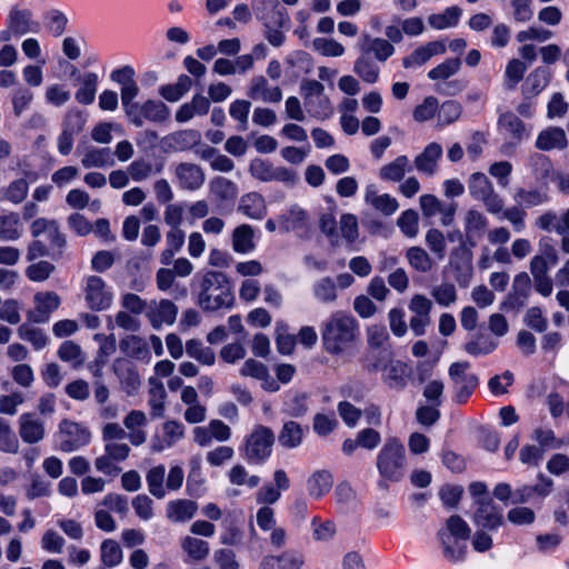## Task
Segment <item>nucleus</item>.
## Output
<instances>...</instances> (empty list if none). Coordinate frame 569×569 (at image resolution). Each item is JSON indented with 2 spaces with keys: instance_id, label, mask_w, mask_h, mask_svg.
I'll list each match as a JSON object with an SVG mask.
<instances>
[{
  "instance_id": "nucleus-1",
  "label": "nucleus",
  "mask_w": 569,
  "mask_h": 569,
  "mask_svg": "<svg viewBox=\"0 0 569 569\" xmlns=\"http://www.w3.org/2000/svg\"><path fill=\"white\" fill-rule=\"evenodd\" d=\"M358 323L349 313L333 312L321 326L322 343L330 355H340L357 338Z\"/></svg>"
},
{
  "instance_id": "nucleus-2",
  "label": "nucleus",
  "mask_w": 569,
  "mask_h": 569,
  "mask_svg": "<svg viewBox=\"0 0 569 569\" xmlns=\"http://www.w3.org/2000/svg\"><path fill=\"white\" fill-rule=\"evenodd\" d=\"M233 293L228 277L220 271H207L199 282L198 303L207 311L230 308L233 305Z\"/></svg>"
},
{
  "instance_id": "nucleus-3",
  "label": "nucleus",
  "mask_w": 569,
  "mask_h": 569,
  "mask_svg": "<svg viewBox=\"0 0 569 569\" xmlns=\"http://www.w3.org/2000/svg\"><path fill=\"white\" fill-rule=\"evenodd\" d=\"M273 443V431L269 427L257 425L243 441L242 456L249 463L262 465L270 458Z\"/></svg>"
},
{
  "instance_id": "nucleus-4",
  "label": "nucleus",
  "mask_w": 569,
  "mask_h": 569,
  "mask_svg": "<svg viewBox=\"0 0 569 569\" xmlns=\"http://www.w3.org/2000/svg\"><path fill=\"white\" fill-rule=\"evenodd\" d=\"M405 447L397 439H388L377 458L379 473L391 481H399L403 476Z\"/></svg>"
},
{
  "instance_id": "nucleus-5",
  "label": "nucleus",
  "mask_w": 569,
  "mask_h": 569,
  "mask_svg": "<svg viewBox=\"0 0 569 569\" xmlns=\"http://www.w3.org/2000/svg\"><path fill=\"white\" fill-rule=\"evenodd\" d=\"M306 109L311 117L328 119L332 114L329 98L325 94V87L317 80H303L300 86Z\"/></svg>"
},
{
  "instance_id": "nucleus-6",
  "label": "nucleus",
  "mask_w": 569,
  "mask_h": 569,
  "mask_svg": "<svg viewBox=\"0 0 569 569\" xmlns=\"http://www.w3.org/2000/svg\"><path fill=\"white\" fill-rule=\"evenodd\" d=\"M470 196L481 201L487 211L493 214L500 213L503 209V200L495 191L492 182L482 172H475L468 180Z\"/></svg>"
},
{
  "instance_id": "nucleus-7",
  "label": "nucleus",
  "mask_w": 569,
  "mask_h": 569,
  "mask_svg": "<svg viewBox=\"0 0 569 569\" xmlns=\"http://www.w3.org/2000/svg\"><path fill=\"white\" fill-rule=\"evenodd\" d=\"M466 241L453 248L449 257L452 277L460 288H467L473 278L472 251Z\"/></svg>"
},
{
  "instance_id": "nucleus-8",
  "label": "nucleus",
  "mask_w": 569,
  "mask_h": 569,
  "mask_svg": "<svg viewBox=\"0 0 569 569\" xmlns=\"http://www.w3.org/2000/svg\"><path fill=\"white\" fill-rule=\"evenodd\" d=\"M470 363L467 361L453 362L449 367V378L455 391V401L463 403L478 386V377L468 372Z\"/></svg>"
},
{
  "instance_id": "nucleus-9",
  "label": "nucleus",
  "mask_w": 569,
  "mask_h": 569,
  "mask_svg": "<svg viewBox=\"0 0 569 569\" xmlns=\"http://www.w3.org/2000/svg\"><path fill=\"white\" fill-rule=\"evenodd\" d=\"M129 121L140 128L144 121L163 122L170 116L169 108L161 101L147 100L143 103H134L132 109L127 110Z\"/></svg>"
},
{
  "instance_id": "nucleus-10",
  "label": "nucleus",
  "mask_w": 569,
  "mask_h": 569,
  "mask_svg": "<svg viewBox=\"0 0 569 569\" xmlns=\"http://www.w3.org/2000/svg\"><path fill=\"white\" fill-rule=\"evenodd\" d=\"M58 437L59 449L63 452H72L88 445L91 433L82 425L64 419L59 425Z\"/></svg>"
},
{
  "instance_id": "nucleus-11",
  "label": "nucleus",
  "mask_w": 569,
  "mask_h": 569,
  "mask_svg": "<svg viewBox=\"0 0 569 569\" xmlns=\"http://www.w3.org/2000/svg\"><path fill=\"white\" fill-rule=\"evenodd\" d=\"M83 295L84 301L91 310L101 311L112 305L113 295L106 281L99 276L86 278Z\"/></svg>"
},
{
  "instance_id": "nucleus-12",
  "label": "nucleus",
  "mask_w": 569,
  "mask_h": 569,
  "mask_svg": "<svg viewBox=\"0 0 569 569\" xmlns=\"http://www.w3.org/2000/svg\"><path fill=\"white\" fill-rule=\"evenodd\" d=\"M30 232L33 238H39L46 234L49 240V248L51 249V257L58 259L62 256L66 247V238L61 233L60 228L56 220L46 218H38L32 221Z\"/></svg>"
},
{
  "instance_id": "nucleus-13",
  "label": "nucleus",
  "mask_w": 569,
  "mask_h": 569,
  "mask_svg": "<svg viewBox=\"0 0 569 569\" xmlns=\"http://www.w3.org/2000/svg\"><path fill=\"white\" fill-rule=\"evenodd\" d=\"M112 371L119 381L120 389L127 396H134L141 387V378L137 366L127 358H117Z\"/></svg>"
},
{
  "instance_id": "nucleus-14",
  "label": "nucleus",
  "mask_w": 569,
  "mask_h": 569,
  "mask_svg": "<svg viewBox=\"0 0 569 569\" xmlns=\"http://www.w3.org/2000/svg\"><path fill=\"white\" fill-rule=\"evenodd\" d=\"M178 307L169 299L151 300L148 302L146 318L150 326L159 330L163 326H172L177 320Z\"/></svg>"
},
{
  "instance_id": "nucleus-15",
  "label": "nucleus",
  "mask_w": 569,
  "mask_h": 569,
  "mask_svg": "<svg viewBox=\"0 0 569 569\" xmlns=\"http://www.w3.org/2000/svg\"><path fill=\"white\" fill-rule=\"evenodd\" d=\"M477 509L473 515V523L486 530H496L503 525L502 510L496 506L491 498L476 500Z\"/></svg>"
},
{
  "instance_id": "nucleus-16",
  "label": "nucleus",
  "mask_w": 569,
  "mask_h": 569,
  "mask_svg": "<svg viewBox=\"0 0 569 569\" xmlns=\"http://www.w3.org/2000/svg\"><path fill=\"white\" fill-rule=\"evenodd\" d=\"M290 488V480L283 469L273 472V482L264 483L256 492V501L262 506H271L279 501L283 491Z\"/></svg>"
},
{
  "instance_id": "nucleus-17",
  "label": "nucleus",
  "mask_w": 569,
  "mask_h": 569,
  "mask_svg": "<svg viewBox=\"0 0 569 569\" xmlns=\"http://www.w3.org/2000/svg\"><path fill=\"white\" fill-rule=\"evenodd\" d=\"M174 176L178 186L188 191H196L200 189L206 181L203 169L192 162H181L174 167Z\"/></svg>"
},
{
  "instance_id": "nucleus-18",
  "label": "nucleus",
  "mask_w": 569,
  "mask_h": 569,
  "mask_svg": "<svg viewBox=\"0 0 569 569\" xmlns=\"http://www.w3.org/2000/svg\"><path fill=\"white\" fill-rule=\"evenodd\" d=\"M252 8L266 27L284 26L288 22V16L278 0H253Z\"/></svg>"
},
{
  "instance_id": "nucleus-19",
  "label": "nucleus",
  "mask_w": 569,
  "mask_h": 569,
  "mask_svg": "<svg viewBox=\"0 0 569 569\" xmlns=\"http://www.w3.org/2000/svg\"><path fill=\"white\" fill-rule=\"evenodd\" d=\"M532 289V281L525 271L518 273L512 281L511 291L506 300V309L519 310L527 303Z\"/></svg>"
},
{
  "instance_id": "nucleus-20",
  "label": "nucleus",
  "mask_w": 569,
  "mask_h": 569,
  "mask_svg": "<svg viewBox=\"0 0 569 569\" xmlns=\"http://www.w3.org/2000/svg\"><path fill=\"white\" fill-rule=\"evenodd\" d=\"M8 23L9 28L16 32V37L40 31V23L33 19L32 12L28 9L12 8L8 14Z\"/></svg>"
},
{
  "instance_id": "nucleus-21",
  "label": "nucleus",
  "mask_w": 569,
  "mask_h": 569,
  "mask_svg": "<svg viewBox=\"0 0 569 569\" xmlns=\"http://www.w3.org/2000/svg\"><path fill=\"white\" fill-rule=\"evenodd\" d=\"M443 154V149L438 142L428 143L422 152L413 160V164L418 172L431 177L438 170V162Z\"/></svg>"
},
{
  "instance_id": "nucleus-22",
  "label": "nucleus",
  "mask_w": 569,
  "mask_h": 569,
  "mask_svg": "<svg viewBox=\"0 0 569 569\" xmlns=\"http://www.w3.org/2000/svg\"><path fill=\"white\" fill-rule=\"evenodd\" d=\"M36 310L28 313V320L36 323L46 322L49 315L61 303L56 292H38L34 295Z\"/></svg>"
},
{
  "instance_id": "nucleus-23",
  "label": "nucleus",
  "mask_w": 569,
  "mask_h": 569,
  "mask_svg": "<svg viewBox=\"0 0 569 569\" xmlns=\"http://www.w3.org/2000/svg\"><path fill=\"white\" fill-rule=\"evenodd\" d=\"M119 348L127 359H136L142 362H150L151 352L147 340L140 336L128 335L119 342Z\"/></svg>"
},
{
  "instance_id": "nucleus-24",
  "label": "nucleus",
  "mask_w": 569,
  "mask_h": 569,
  "mask_svg": "<svg viewBox=\"0 0 569 569\" xmlns=\"http://www.w3.org/2000/svg\"><path fill=\"white\" fill-rule=\"evenodd\" d=\"M538 482L533 486L523 485L518 487L513 491V503H526L530 501L535 496L545 498L547 497L553 487V480L545 477L543 475H539Z\"/></svg>"
},
{
  "instance_id": "nucleus-25",
  "label": "nucleus",
  "mask_w": 569,
  "mask_h": 569,
  "mask_svg": "<svg viewBox=\"0 0 569 569\" xmlns=\"http://www.w3.org/2000/svg\"><path fill=\"white\" fill-rule=\"evenodd\" d=\"M248 96L253 100L276 103L281 101L282 91L280 87H270L263 76H256L250 81Z\"/></svg>"
},
{
  "instance_id": "nucleus-26",
  "label": "nucleus",
  "mask_w": 569,
  "mask_h": 569,
  "mask_svg": "<svg viewBox=\"0 0 569 569\" xmlns=\"http://www.w3.org/2000/svg\"><path fill=\"white\" fill-rule=\"evenodd\" d=\"M71 74L77 77L79 89L76 91V100L84 106L91 104L94 101L99 78L94 72H86L80 74L77 68L72 69Z\"/></svg>"
},
{
  "instance_id": "nucleus-27",
  "label": "nucleus",
  "mask_w": 569,
  "mask_h": 569,
  "mask_svg": "<svg viewBox=\"0 0 569 569\" xmlns=\"http://www.w3.org/2000/svg\"><path fill=\"white\" fill-rule=\"evenodd\" d=\"M463 226L466 242L475 247V239L482 237L488 228V219L481 211L469 209L463 217Z\"/></svg>"
},
{
  "instance_id": "nucleus-28",
  "label": "nucleus",
  "mask_w": 569,
  "mask_h": 569,
  "mask_svg": "<svg viewBox=\"0 0 569 569\" xmlns=\"http://www.w3.org/2000/svg\"><path fill=\"white\" fill-rule=\"evenodd\" d=\"M44 423L32 413H22L19 418V435L23 442L33 445L44 438Z\"/></svg>"
},
{
  "instance_id": "nucleus-29",
  "label": "nucleus",
  "mask_w": 569,
  "mask_h": 569,
  "mask_svg": "<svg viewBox=\"0 0 569 569\" xmlns=\"http://www.w3.org/2000/svg\"><path fill=\"white\" fill-rule=\"evenodd\" d=\"M446 52V46L441 41H431L417 48L410 56L402 59V66L406 69L423 66L433 56Z\"/></svg>"
},
{
  "instance_id": "nucleus-30",
  "label": "nucleus",
  "mask_w": 569,
  "mask_h": 569,
  "mask_svg": "<svg viewBox=\"0 0 569 569\" xmlns=\"http://www.w3.org/2000/svg\"><path fill=\"white\" fill-rule=\"evenodd\" d=\"M305 560L300 552L287 550L277 556H267L262 559L259 569H301Z\"/></svg>"
},
{
  "instance_id": "nucleus-31",
  "label": "nucleus",
  "mask_w": 569,
  "mask_h": 569,
  "mask_svg": "<svg viewBox=\"0 0 569 569\" xmlns=\"http://www.w3.org/2000/svg\"><path fill=\"white\" fill-rule=\"evenodd\" d=\"M148 423L146 413L141 410H131L123 419V426L129 430L127 438L133 446L146 442L147 433L142 429Z\"/></svg>"
},
{
  "instance_id": "nucleus-32",
  "label": "nucleus",
  "mask_w": 569,
  "mask_h": 569,
  "mask_svg": "<svg viewBox=\"0 0 569 569\" xmlns=\"http://www.w3.org/2000/svg\"><path fill=\"white\" fill-rule=\"evenodd\" d=\"M183 436L184 427L181 422L176 420L166 421L162 426V435L153 438L151 448L156 452L163 451L181 440Z\"/></svg>"
},
{
  "instance_id": "nucleus-33",
  "label": "nucleus",
  "mask_w": 569,
  "mask_h": 569,
  "mask_svg": "<svg viewBox=\"0 0 569 569\" xmlns=\"http://www.w3.org/2000/svg\"><path fill=\"white\" fill-rule=\"evenodd\" d=\"M550 71L545 67H537L525 79L521 87L523 99L530 100L537 97L548 86Z\"/></svg>"
},
{
  "instance_id": "nucleus-34",
  "label": "nucleus",
  "mask_w": 569,
  "mask_h": 569,
  "mask_svg": "<svg viewBox=\"0 0 569 569\" xmlns=\"http://www.w3.org/2000/svg\"><path fill=\"white\" fill-rule=\"evenodd\" d=\"M566 131L560 127H548L539 132L536 139V148L542 151L553 149L563 150L568 147Z\"/></svg>"
},
{
  "instance_id": "nucleus-35",
  "label": "nucleus",
  "mask_w": 569,
  "mask_h": 569,
  "mask_svg": "<svg viewBox=\"0 0 569 569\" xmlns=\"http://www.w3.org/2000/svg\"><path fill=\"white\" fill-rule=\"evenodd\" d=\"M382 381L391 389L403 390L407 387L408 366L400 360H390L383 367Z\"/></svg>"
},
{
  "instance_id": "nucleus-36",
  "label": "nucleus",
  "mask_w": 569,
  "mask_h": 569,
  "mask_svg": "<svg viewBox=\"0 0 569 569\" xmlns=\"http://www.w3.org/2000/svg\"><path fill=\"white\" fill-rule=\"evenodd\" d=\"M23 234V224L20 214L14 211L0 212V240L17 241Z\"/></svg>"
},
{
  "instance_id": "nucleus-37",
  "label": "nucleus",
  "mask_w": 569,
  "mask_h": 569,
  "mask_svg": "<svg viewBox=\"0 0 569 569\" xmlns=\"http://www.w3.org/2000/svg\"><path fill=\"white\" fill-rule=\"evenodd\" d=\"M365 201L385 216H391L399 209L398 200L388 193L379 194L375 186L366 188Z\"/></svg>"
},
{
  "instance_id": "nucleus-38",
  "label": "nucleus",
  "mask_w": 569,
  "mask_h": 569,
  "mask_svg": "<svg viewBox=\"0 0 569 569\" xmlns=\"http://www.w3.org/2000/svg\"><path fill=\"white\" fill-rule=\"evenodd\" d=\"M360 50L365 51L369 56L373 54L380 62H385L395 53V47L388 40L382 38H371L368 34L362 36Z\"/></svg>"
},
{
  "instance_id": "nucleus-39",
  "label": "nucleus",
  "mask_w": 569,
  "mask_h": 569,
  "mask_svg": "<svg viewBox=\"0 0 569 569\" xmlns=\"http://www.w3.org/2000/svg\"><path fill=\"white\" fill-rule=\"evenodd\" d=\"M333 486V476L328 470H317L307 480V490L311 498L320 499L327 495Z\"/></svg>"
},
{
  "instance_id": "nucleus-40",
  "label": "nucleus",
  "mask_w": 569,
  "mask_h": 569,
  "mask_svg": "<svg viewBox=\"0 0 569 569\" xmlns=\"http://www.w3.org/2000/svg\"><path fill=\"white\" fill-rule=\"evenodd\" d=\"M197 510L198 506L192 500H173L167 506V518L172 522H186L193 518Z\"/></svg>"
},
{
  "instance_id": "nucleus-41",
  "label": "nucleus",
  "mask_w": 569,
  "mask_h": 569,
  "mask_svg": "<svg viewBox=\"0 0 569 569\" xmlns=\"http://www.w3.org/2000/svg\"><path fill=\"white\" fill-rule=\"evenodd\" d=\"M238 210L250 219H262L267 213L264 199L257 192L241 197Z\"/></svg>"
},
{
  "instance_id": "nucleus-42",
  "label": "nucleus",
  "mask_w": 569,
  "mask_h": 569,
  "mask_svg": "<svg viewBox=\"0 0 569 569\" xmlns=\"http://www.w3.org/2000/svg\"><path fill=\"white\" fill-rule=\"evenodd\" d=\"M254 231L249 224H240L232 232V249L237 253L246 254L253 251Z\"/></svg>"
},
{
  "instance_id": "nucleus-43",
  "label": "nucleus",
  "mask_w": 569,
  "mask_h": 569,
  "mask_svg": "<svg viewBox=\"0 0 569 569\" xmlns=\"http://www.w3.org/2000/svg\"><path fill=\"white\" fill-rule=\"evenodd\" d=\"M410 169L409 158L407 156H398L393 161L380 168L379 177L385 181L399 182Z\"/></svg>"
},
{
  "instance_id": "nucleus-44",
  "label": "nucleus",
  "mask_w": 569,
  "mask_h": 569,
  "mask_svg": "<svg viewBox=\"0 0 569 569\" xmlns=\"http://www.w3.org/2000/svg\"><path fill=\"white\" fill-rule=\"evenodd\" d=\"M442 556L449 562L457 563L463 561L467 553V540L449 537H438Z\"/></svg>"
},
{
  "instance_id": "nucleus-45",
  "label": "nucleus",
  "mask_w": 569,
  "mask_h": 569,
  "mask_svg": "<svg viewBox=\"0 0 569 569\" xmlns=\"http://www.w3.org/2000/svg\"><path fill=\"white\" fill-rule=\"evenodd\" d=\"M353 71L365 82L375 83L379 79L380 68L371 56L361 51V54L355 62Z\"/></svg>"
},
{
  "instance_id": "nucleus-46",
  "label": "nucleus",
  "mask_w": 569,
  "mask_h": 569,
  "mask_svg": "<svg viewBox=\"0 0 569 569\" xmlns=\"http://www.w3.org/2000/svg\"><path fill=\"white\" fill-rule=\"evenodd\" d=\"M470 533L471 529L469 525L460 516L453 515L446 520L445 526L439 529L437 536L468 540L470 538Z\"/></svg>"
},
{
  "instance_id": "nucleus-47",
  "label": "nucleus",
  "mask_w": 569,
  "mask_h": 569,
  "mask_svg": "<svg viewBox=\"0 0 569 569\" xmlns=\"http://www.w3.org/2000/svg\"><path fill=\"white\" fill-rule=\"evenodd\" d=\"M406 259L412 269L421 273H428L435 267V261L421 247L415 246L407 249Z\"/></svg>"
},
{
  "instance_id": "nucleus-48",
  "label": "nucleus",
  "mask_w": 569,
  "mask_h": 569,
  "mask_svg": "<svg viewBox=\"0 0 569 569\" xmlns=\"http://www.w3.org/2000/svg\"><path fill=\"white\" fill-rule=\"evenodd\" d=\"M305 430L296 421H287L283 423L279 436V443L288 449H293L302 443Z\"/></svg>"
},
{
  "instance_id": "nucleus-49",
  "label": "nucleus",
  "mask_w": 569,
  "mask_h": 569,
  "mask_svg": "<svg viewBox=\"0 0 569 569\" xmlns=\"http://www.w3.org/2000/svg\"><path fill=\"white\" fill-rule=\"evenodd\" d=\"M210 192L219 201H233L238 196V187L224 177H216L210 181Z\"/></svg>"
},
{
  "instance_id": "nucleus-50",
  "label": "nucleus",
  "mask_w": 569,
  "mask_h": 569,
  "mask_svg": "<svg viewBox=\"0 0 569 569\" xmlns=\"http://www.w3.org/2000/svg\"><path fill=\"white\" fill-rule=\"evenodd\" d=\"M518 206L523 209L541 206L549 201V196L546 191L539 189H525L518 188L513 196Z\"/></svg>"
},
{
  "instance_id": "nucleus-51",
  "label": "nucleus",
  "mask_w": 569,
  "mask_h": 569,
  "mask_svg": "<svg viewBox=\"0 0 569 569\" xmlns=\"http://www.w3.org/2000/svg\"><path fill=\"white\" fill-rule=\"evenodd\" d=\"M28 191V181L23 178L16 179L8 187L0 189V202L7 200L13 204H19L27 198Z\"/></svg>"
},
{
  "instance_id": "nucleus-52",
  "label": "nucleus",
  "mask_w": 569,
  "mask_h": 569,
  "mask_svg": "<svg viewBox=\"0 0 569 569\" xmlns=\"http://www.w3.org/2000/svg\"><path fill=\"white\" fill-rule=\"evenodd\" d=\"M462 14V10L457 7H449L442 13H433L428 17L429 24L437 29L443 30L447 28L456 27L459 22V19Z\"/></svg>"
},
{
  "instance_id": "nucleus-53",
  "label": "nucleus",
  "mask_w": 569,
  "mask_h": 569,
  "mask_svg": "<svg viewBox=\"0 0 569 569\" xmlns=\"http://www.w3.org/2000/svg\"><path fill=\"white\" fill-rule=\"evenodd\" d=\"M180 546L191 560L198 562L203 561L210 552V547L207 541L191 536L182 538Z\"/></svg>"
},
{
  "instance_id": "nucleus-54",
  "label": "nucleus",
  "mask_w": 569,
  "mask_h": 569,
  "mask_svg": "<svg viewBox=\"0 0 569 569\" xmlns=\"http://www.w3.org/2000/svg\"><path fill=\"white\" fill-rule=\"evenodd\" d=\"M81 163L84 168H102L112 163L111 150L109 148H86Z\"/></svg>"
},
{
  "instance_id": "nucleus-55",
  "label": "nucleus",
  "mask_w": 569,
  "mask_h": 569,
  "mask_svg": "<svg viewBox=\"0 0 569 569\" xmlns=\"http://www.w3.org/2000/svg\"><path fill=\"white\" fill-rule=\"evenodd\" d=\"M186 352L201 365L212 366L216 362L214 351L209 347H204L198 339H190L186 342Z\"/></svg>"
},
{
  "instance_id": "nucleus-56",
  "label": "nucleus",
  "mask_w": 569,
  "mask_h": 569,
  "mask_svg": "<svg viewBox=\"0 0 569 569\" xmlns=\"http://www.w3.org/2000/svg\"><path fill=\"white\" fill-rule=\"evenodd\" d=\"M315 298L322 303H333L338 298L337 284L330 277H323L312 287Z\"/></svg>"
},
{
  "instance_id": "nucleus-57",
  "label": "nucleus",
  "mask_w": 569,
  "mask_h": 569,
  "mask_svg": "<svg viewBox=\"0 0 569 569\" xmlns=\"http://www.w3.org/2000/svg\"><path fill=\"white\" fill-rule=\"evenodd\" d=\"M282 219L286 230H307L310 227L308 213L298 204L291 206Z\"/></svg>"
},
{
  "instance_id": "nucleus-58",
  "label": "nucleus",
  "mask_w": 569,
  "mask_h": 569,
  "mask_svg": "<svg viewBox=\"0 0 569 569\" xmlns=\"http://www.w3.org/2000/svg\"><path fill=\"white\" fill-rule=\"evenodd\" d=\"M151 386L149 390L148 405L151 408L152 417H161L164 410L166 390L163 383L154 378L149 379Z\"/></svg>"
},
{
  "instance_id": "nucleus-59",
  "label": "nucleus",
  "mask_w": 569,
  "mask_h": 569,
  "mask_svg": "<svg viewBox=\"0 0 569 569\" xmlns=\"http://www.w3.org/2000/svg\"><path fill=\"white\" fill-rule=\"evenodd\" d=\"M527 71V66L519 59H511L505 70L503 86L507 90L512 91L517 88L518 83L523 79Z\"/></svg>"
},
{
  "instance_id": "nucleus-60",
  "label": "nucleus",
  "mask_w": 569,
  "mask_h": 569,
  "mask_svg": "<svg viewBox=\"0 0 569 569\" xmlns=\"http://www.w3.org/2000/svg\"><path fill=\"white\" fill-rule=\"evenodd\" d=\"M498 347V342L488 336H478L468 341L463 349L473 357L485 356L493 352Z\"/></svg>"
},
{
  "instance_id": "nucleus-61",
  "label": "nucleus",
  "mask_w": 569,
  "mask_h": 569,
  "mask_svg": "<svg viewBox=\"0 0 569 569\" xmlns=\"http://www.w3.org/2000/svg\"><path fill=\"white\" fill-rule=\"evenodd\" d=\"M58 357L64 362H70L74 368L82 366L84 362L81 347L71 340L64 341L59 347Z\"/></svg>"
},
{
  "instance_id": "nucleus-62",
  "label": "nucleus",
  "mask_w": 569,
  "mask_h": 569,
  "mask_svg": "<svg viewBox=\"0 0 569 569\" xmlns=\"http://www.w3.org/2000/svg\"><path fill=\"white\" fill-rule=\"evenodd\" d=\"M164 476L166 468L163 465H159L151 468L146 477L149 492L158 499L163 498L166 495L163 488Z\"/></svg>"
},
{
  "instance_id": "nucleus-63",
  "label": "nucleus",
  "mask_w": 569,
  "mask_h": 569,
  "mask_svg": "<svg viewBox=\"0 0 569 569\" xmlns=\"http://www.w3.org/2000/svg\"><path fill=\"white\" fill-rule=\"evenodd\" d=\"M499 126L517 141L522 140L527 134L523 122L512 112L501 114Z\"/></svg>"
},
{
  "instance_id": "nucleus-64",
  "label": "nucleus",
  "mask_w": 569,
  "mask_h": 569,
  "mask_svg": "<svg viewBox=\"0 0 569 569\" xmlns=\"http://www.w3.org/2000/svg\"><path fill=\"white\" fill-rule=\"evenodd\" d=\"M100 551L101 561L107 567H116L122 561V550L116 540L107 539L102 541Z\"/></svg>"
}]
</instances>
